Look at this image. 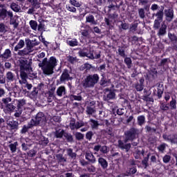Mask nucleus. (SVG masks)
Returning a JSON list of instances; mask_svg holds the SVG:
<instances>
[{
	"label": "nucleus",
	"instance_id": "obj_62",
	"mask_svg": "<svg viewBox=\"0 0 177 177\" xmlns=\"http://www.w3.org/2000/svg\"><path fill=\"white\" fill-rule=\"evenodd\" d=\"M68 10H69V12H77V9L73 6H68Z\"/></svg>",
	"mask_w": 177,
	"mask_h": 177
},
{
	"label": "nucleus",
	"instance_id": "obj_20",
	"mask_svg": "<svg viewBox=\"0 0 177 177\" xmlns=\"http://www.w3.org/2000/svg\"><path fill=\"white\" fill-rule=\"evenodd\" d=\"M12 56V51L9 49H6L4 53L1 55L3 59H9Z\"/></svg>",
	"mask_w": 177,
	"mask_h": 177
},
{
	"label": "nucleus",
	"instance_id": "obj_5",
	"mask_svg": "<svg viewBox=\"0 0 177 177\" xmlns=\"http://www.w3.org/2000/svg\"><path fill=\"white\" fill-rule=\"evenodd\" d=\"M79 55L81 57H88V59H93L95 56H93V50L91 48H83L79 51Z\"/></svg>",
	"mask_w": 177,
	"mask_h": 177
},
{
	"label": "nucleus",
	"instance_id": "obj_2",
	"mask_svg": "<svg viewBox=\"0 0 177 177\" xmlns=\"http://www.w3.org/2000/svg\"><path fill=\"white\" fill-rule=\"evenodd\" d=\"M99 75L93 74L87 76L84 81L83 86L84 88H93L99 82Z\"/></svg>",
	"mask_w": 177,
	"mask_h": 177
},
{
	"label": "nucleus",
	"instance_id": "obj_42",
	"mask_svg": "<svg viewBox=\"0 0 177 177\" xmlns=\"http://www.w3.org/2000/svg\"><path fill=\"white\" fill-rule=\"evenodd\" d=\"M70 3L73 6H75V8H80V6H81L80 2L77 1L76 0H70Z\"/></svg>",
	"mask_w": 177,
	"mask_h": 177
},
{
	"label": "nucleus",
	"instance_id": "obj_39",
	"mask_svg": "<svg viewBox=\"0 0 177 177\" xmlns=\"http://www.w3.org/2000/svg\"><path fill=\"white\" fill-rule=\"evenodd\" d=\"M124 63H126L128 68H131V65L132 64V59H131L130 57H126L124 59Z\"/></svg>",
	"mask_w": 177,
	"mask_h": 177
},
{
	"label": "nucleus",
	"instance_id": "obj_33",
	"mask_svg": "<svg viewBox=\"0 0 177 177\" xmlns=\"http://www.w3.org/2000/svg\"><path fill=\"white\" fill-rule=\"evenodd\" d=\"M115 97V93L113 91H110L105 98V100H111V99H114Z\"/></svg>",
	"mask_w": 177,
	"mask_h": 177
},
{
	"label": "nucleus",
	"instance_id": "obj_43",
	"mask_svg": "<svg viewBox=\"0 0 177 177\" xmlns=\"http://www.w3.org/2000/svg\"><path fill=\"white\" fill-rule=\"evenodd\" d=\"M163 162H165V164H168V162H169V161H171V156L169 155H165L163 158Z\"/></svg>",
	"mask_w": 177,
	"mask_h": 177
},
{
	"label": "nucleus",
	"instance_id": "obj_6",
	"mask_svg": "<svg viewBox=\"0 0 177 177\" xmlns=\"http://www.w3.org/2000/svg\"><path fill=\"white\" fill-rule=\"evenodd\" d=\"M126 138L124 139V143H127L129 140H133L136 137V130L131 129L125 133Z\"/></svg>",
	"mask_w": 177,
	"mask_h": 177
},
{
	"label": "nucleus",
	"instance_id": "obj_60",
	"mask_svg": "<svg viewBox=\"0 0 177 177\" xmlns=\"http://www.w3.org/2000/svg\"><path fill=\"white\" fill-rule=\"evenodd\" d=\"M5 82H6L5 77L3 75H0V84H5Z\"/></svg>",
	"mask_w": 177,
	"mask_h": 177
},
{
	"label": "nucleus",
	"instance_id": "obj_21",
	"mask_svg": "<svg viewBox=\"0 0 177 177\" xmlns=\"http://www.w3.org/2000/svg\"><path fill=\"white\" fill-rule=\"evenodd\" d=\"M6 78L7 81L9 82H12V81H15V74L9 71L6 73Z\"/></svg>",
	"mask_w": 177,
	"mask_h": 177
},
{
	"label": "nucleus",
	"instance_id": "obj_24",
	"mask_svg": "<svg viewBox=\"0 0 177 177\" xmlns=\"http://www.w3.org/2000/svg\"><path fill=\"white\" fill-rule=\"evenodd\" d=\"M29 24L32 30H34V31H37V28H38V23L36 21L30 20L29 21Z\"/></svg>",
	"mask_w": 177,
	"mask_h": 177
},
{
	"label": "nucleus",
	"instance_id": "obj_53",
	"mask_svg": "<svg viewBox=\"0 0 177 177\" xmlns=\"http://www.w3.org/2000/svg\"><path fill=\"white\" fill-rule=\"evenodd\" d=\"M35 154H37V151H35V150L34 149H31L28 153V156L29 157H34L35 156Z\"/></svg>",
	"mask_w": 177,
	"mask_h": 177
},
{
	"label": "nucleus",
	"instance_id": "obj_51",
	"mask_svg": "<svg viewBox=\"0 0 177 177\" xmlns=\"http://www.w3.org/2000/svg\"><path fill=\"white\" fill-rule=\"evenodd\" d=\"M92 136H93V133L92 131H88L86 134V138L88 140H91L92 139Z\"/></svg>",
	"mask_w": 177,
	"mask_h": 177
},
{
	"label": "nucleus",
	"instance_id": "obj_31",
	"mask_svg": "<svg viewBox=\"0 0 177 177\" xmlns=\"http://www.w3.org/2000/svg\"><path fill=\"white\" fill-rule=\"evenodd\" d=\"M95 112L96 111L95 110V108H92L91 106L86 107V113H87V114H88L89 115H92V114H95Z\"/></svg>",
	"mask_w": 177,
	"mask_h": 177
},
{
	"label": "nucleus",
	"instance_id": "obj_50",
	"mask_svg": "<svg viewBox=\"0 0 177 177\" xmlns=\"http://www.w3.org/2000/svg\"><path fill=\"white\" fill-rule=\"evenodd\" d=\"M100 151L102 153H104V154H106V153L109 152V148H107V147L106 146L101 147Z\"/></svg>",
	"mask_w": 177,
	"mask_h": 177
},
{
	"label": "nucleus",
	"instance_id": "obj_1",
	"mask_svg": "<svg viewBox=\"0 0 177 177\" xmlns=\"http://www.w3.org/2000/svg\"><path fill=\"white\" fill-rule=\"evenodd\" d=\"M38 66L41 68L44 74L52 75L55 67L57 66V59L55 57H50L49 60L48 58H44L42 62H39Z\"/></svg>",
	"mask_w": 177,
	"mask_h": 177
},
{
	"label": "nucleus",
	"instance_id": "obj_58",
	"mask_svg": "<svg viewBox=\"0 0 177 177\" xmlns=\"http://www.w3.org/2000/svg\"><path fill=\"white\" fill-rule=\"evenodd\" d=\"M158 149L159 151H164V150H165V144L160 145L159 147H158Z\"/></svg>",
	"mask_w": 177,
	"mask_h": 177
},
{
	"label": "nucleus",
	"instance_id": "obj_14",
	"mask_svg": "<svg viewBox=\"0 0 177 177\" xmlns=\"http://www.w3.org/2000/svg\"><path fill=\"white\" fill-rule=\"evenodd\" d=\"M32 127H34V122H28V125H24L22 127V129L21 130V133H26V132L28 131V129L32 128Z\"/></svg>",
	"mask_w": 177,
	"mask_h": 177
},
{
	"label": "nucleus",
	"instance_id": "obj_28",
	"mask_svg": "<svg viewBox=\"0 0 177 177\" xmlns=\"http://www.w3.org/2000/svg\"><path fill=\"white\" fill-rule=\"evenodd\" d=\"M55 135V138H63V135H64V130L62 129L56 130Z\"/></svg>",
	"mask_w": 177,
	"mask_h": 177
},
{
	"label": "nucleus",
	"instance_id": "obj_16",
	"mask_svg": "<svg viewBox=\"0 0 177 177\" xmlns=\"http://www.w3.org/2000/svg\"><path fill=\"white\" fill-rule=\"evenodd\" d=\"M8 10L3 8V7L0 6V19L2 20H5L6 19V16H8Z\"/></svg>",
	"mask_w": 177,
	"mask_h": 177
},
{
	"label": "nucleus",
	"instance_id": "obj_40",
	"mask_svg": "<svg viewBox=\"0 0 177 177\" xmlns=\"http://www.w3.org/2000/svg\"><path fill=\"white\" fill-rule=\"evenodd\" d=\"M8 125H10L11 128H15L16 127V122L13 120H7Z\"/></svg>",
	"mask_w": 177,
	"mask_h": 177
},
{
	"label": "nucleus",
	"instance_id": "obj_9",
	"mask_svg": "<svg viewBox=\"0 0 177 177\" xmlns=\"http://www.w3.org/2000/svg\"><path fill=\"white\" fill-rule=\"evenodd\" d=\"M17 102V109H20L21 110H26L27 103L25 100H18Z\"/></svg>",
	"mask_w": 177,
	"mask_h": 177
},
{
	"label": "nucleus",
	"instance_id": "obj_35",
	"mask_svg": "<svg viewBox=\"0 0 177 177\" xmlns=\"http://www.w3.org/2000/svg\"><path fill=\"white\" fill-rule=\"evenodd\" d=\"M71 129H76L77 128V123L75 122V119L73 118L70 121V125H69Z\"/></svg>",
	"mask_w": 177,
	"mask_h": 177
},
{
	"label": "nucleus",
	"instance_id": "obj_34",
	"mask_svg": "<svg viewBox=\"0 0 177 177\" xmlns=\"http://www.w3.org/2000/svg\"><path fill=\"white\" fill-rule=\"evenodd\" d=\"M9 147L12 153H15L16 150H17V142L10 144Z\"/></svg>",
	"mask_w": 177,
	"mask_h": 177
},
{
	"label": "nucleus",
	"instance_id": "obj_57",
	"mask_svg": "<svg viewBox=\"0 0 177 177\" xmlns=\"http://www.w3.org/2000/svg\"><path fill=\"white\" fill-rule=\"evenodd\" d=\"M2 102L5 103V104H8L10 102H12L11 97L3 98Z\"/></svg>",
	"mask_w": 177,
	"mask_h": 177
},
{
	"label": "nucleus",
	"instance_id": "obj_17",
	"mask_svg": "<svg viewBox=\"0 0 177 177\" xmlns=\"http://www.w3.org/2000/svg\"><path fill=\"white\" fill-rule=\"evenodd\" d=\"M66 44L69 45V46H78V40H77V39H68Z\"/></svg>",
	"mask_w": 177,
	"mask_h": 177
},
{
	"label": "nucleus",
	"instance_id": "obj_55",
	"mask_svg": "<svg viewBox=\"0 0 177 177\" xmlns=\"http://www.w3.org/2000/svg\"><path fill=\"white\" fill-rule=\"evenodd\" d=\"M165 32H166L165 26H163L160 28L158 34H159V35H164V34H165Z\"/></svg>",
	"mask_w": 177,
	"mask_h": 177
},
{
	"label": "nucleus",
	"instance_id": "obj_22",
	"mask_svg": "<svg viewBox=\"0 0 177 177\" xmlns=\"http://www.w3.org/2000/svg\"><path fill=\"white\" fill-rule=\"evenodd\" d=\"M69 99L72 100V102L74 100H76L77 102H81V100H82V97L80 94H78L77 95H71L69 96Z\"/></svg>",
	"mask_w": 177,
	"mask_h": 177
},
{
	"label": "nucleus",
	"instance_id": "obj_49",
	"mask_svg": "<svg viewBox=\"0 0 177 177\" xmlns=\"http://www.w3.org/2000/svg\"><path fill=\"white\" fill-rule=\"evenodd\" d=\"M118 50L119 55L122 56V57H125V51L124 50V48H119Z\"/></svg>",
	"mask_w": 177,
	"mask_h": 177
},
{
	"label": "nucleus",
	"instance_id": "obj_36",
	"mask_svg": "<svg viewBox=\"0 0 177 177\" xmlns=\"http://www.w3.org/2000/svg\"><path fill=\"white\" fill-rule=\"evenodd\" d=\"M21 114H23V109L17 108L14 116L16 117V118H19V117H21Z\"/></svg>",
	"mask_w": 177,
	"mask_h": 177
},
{
	"label": "nucleus",
	"instance_id": "obj_56",
	"mask_svg": "<svg viewBox=\"0 0 177 177\" xmlns=\"http://www.w3.org/2000/svg\"><path fill=\"white\" fill-rule=\"evenodd\" d=\"M143 84H137L136 86V91H138V92H140L142 91H143Z\"/></svg>",
	"mask_w": 177,
	"mask_h": 177
},
{
	"label": "nucleus",
	"instance_id": "obj_59",
	"mask_svg": "<svg viewBox=\"0 0 177 177\" xmlns=\"http://www.w3.org/2000/svg\"><path fill=\"white\" fill-rule=\"evenodd\" d=\"M65 137L68 142H73V136L71 134H65Z\"/></svg>",
	"mask_w": 177,
	"mask_h": 177
},
{
	"label": "nucleus",
	"instance_id": "obj_44",
	"mask_svg": "<svg viewBox=\"0 0 177 177\" xmlns=\"http://www.w3.org/2000/svg\"><path fill=\"white\" fill-rule=\"evenodd\" d=\"M56 157L60 162H66V159L64 158V157H63V155L57 154Z\"/></svg>",
	"mask_w": 177,
	"mask_h": 177
},
{
	"label": "nucleus",
	"instance_id": "obj_32",
	"mask_svg": "<svg viewBox=\"0 0 177 177\" xmlns=\"http://www.w3.org/2000/svg\"><path fill=\"white\" fill-rule=\"evenodd\" d=\"M66 153L69 157H71V158H75V157H77V153L73 152V149H68Z\"/></svg>",
	"mask_w": 177,
	"mask_h": 177
},
{
	"label": "nucleus",
	"instance_id": "obj_30",
	"mask_svg": "<svg viewBox=\"0 0 177 177\" xmlns=\"http://www.w3.org/2000/svg\"><path fill=\"white\" fill-rule=\"evenodd\" d=\"M145 120H146V118H145L144 115H140V116H138V125H140V127H142V125H143V124H145Z\"/></svg>",
	"mask_w": 177,
	"mask_h": 177
},
{
	"label": "nucleus",
	"instance_id": "obj_26",
	"mask_svg": "<svg viewBox=\"0 0 177 177\" xmlns=\"http://www.w3.org/2000/svg\"><path fill=\"white\" fill-rule=\"evenodd\" d=\"M15 109H16V106L13 105V104H8L6 106V110L7 111L6 113H12L15 111Z\"/></svg>",
	"mask_w": 177,
	"mask_h": 177
},
{
	"label": "nucleus",
	"instance_id": "obj_61",
	"mask_svg": "<svg viewBox=\"0 0 177 177\" xmlns=\"http://www.w3.org/2000/svg\"><path fill=\"white\" fill-rule=\"evenodd\" d=\"M153 27L155 28H158L160 27V21L158 20H155Z\"/></svg>",
	"mask_w": 177,
	"mask_h": 177
},
{
	"label": "nucleus",
	"instance_id": "obj_45",
	"mask_svg": "<svg viewBox=\"0 0 177 177\" xmlns=\"http://www.w3.org/2000/svg\"><path fill=\"white\" fill-rule=\"evenodd\" d=\"M47 95H48V102L50 103L53 100V97H55V96L53 95V93L48 92Z\"/></svg>",
	"mask_w": 177,
	"mask_h": 177
},
{
	"label": "nucleus",
	"instance_id": "obj_23",
	"mask_svg": "<svg viewBox=\"0 0 177 177\" xmlns=\"http://www.w3.org/2000/svg\"><path fill=\"white\" fill-rule=\"evenodd\" d=\"M98 162L99 164H100L101 167H102V168L104 169H106L108 167L107 161L104 160V158H100L98 159Z\"/></svg>",
	"mask_w": 177,
	"mask_h": 177
},
{
	"label": "nucleus",
	"instance_id": "obj_18",
	"mask_svg": "<svg viewBox=\"0 0 177 177\" xmlns=\"http://www.w3.org/2000/svg\"><path fill=\"white\" fill-rule=\"evenodd\" d=\"M86 159L88 160V161H90V162H92V163L95 162V161H96V159L95 158V156L91 152H86Z\"/></svg>",
	"mask_w": 177,
	"mask_h": 177
},
{
	"label": "nucleus",
	"instance_id": "obj_12",
	"mask_svg": "<svg viewBox=\"0 0 177 177\" xmlns=\"http://www.w3.org/2000/svg\"><path fill=\"white\" fill-rule=\"evenodd\" d=\"M61 81H71L73 80V77L70 76L68 74V71H65L61 75Z\"/></svg>",
	"mask_w": 177,
	"mask_h": 177
},
{
	"label": "nucleus",
	"instance_id": "obj_10",
	"mask_svg": "<svg viewBox=\"0 0 177 177\" xmlns=\"http://www.w3.org/2000/svg\"><path fill=\"white\" fill-rule=\"evenodd\" d=\"M165 15L167 17V20L168 21H171L174 19V10L171 8H169L165 10Z\"/></svg>",
	"mask_w": 177,
	"mask_h": 177
},
{
	"label": "nucleus",
	"instance_id": "obj_64",
	"mask_svg": "<svg viewBox=\"0 0 177 177\" xmlns=\"http://www.w3.org/2000/svg\"><path fill=\"white\" fill-rule=\"evenodd\" d=\"M35 133L37 134V136H35L36 139H39V136H41V131L39 130H37L35 131Z\"/></svg>",
	"mask_w": 177,
	"mask_h": 177
},
{
	"label": "nucleus",
	"instance_id": "obj_11",
	"mask_svg": "<svg viewBox=\"0 0 177 177\" xmlns=\"http://www.w3.org/2000/svg\"><path fill=\"white\" fill-rule=\"evenodd\" d=\"M118 146L120 149H122V150H126V151H129V149H131V144H125L121 140H118Z\"/></svg>",
	"mask_w": 177,
	"mask_h": 177
},
{
	"label": "nucleus",
	"instance_id": "obj_25",
	"mask_svg": "<svg viewBox=\"0 0 177 177\" xmlns=\"http://www.w3.org/2000/svg\"><path fill=\"white\" fill-rule=\"evenodd\" d=\"M10 8L12 9V10L17 12H20V9H21L20 6H19L16 3H12L10 5Z\"/></svg>",
	"mask_w": 177,
	"mask_h": 177
},
{
	"label": "nucleus",
	"instance_id": "obj_52",
	"mask_svg": "<svg viewBox=\"0 0 177 177\" xmlns=\"http://www.w3.org/2000/svg\"><path fill=\"white\" fill-rule=\"evenodd\" d=\"M75 138L78 140H81V139H84V136H83L82 133L77 132V133H75Z\"/></svg>",
	"mask_w": 177,
	"mask_h": 177
},
{
	"label": "nucleus",
	"instance_id": "obj_7",
	"mask_svg": "<svg viewBox=\"0 0 177 177\" xmlns=\"http://www.w3.org/2000/svg\"><path fill=\"white\" fill-rule=\"evenodd\" d=\"M8 16L10 17V24L12 25L14 28H17L19 23H17L16 18L13 17V12L12 11H8Z\"/></svg>",
	"mask_w": 177,
	"mask_h": 177
},
{
	"label": "nucleus",
	"instance_id": "obj_37",
	"mask_svg": "<svg viewBox=\"0 0 177 177\" xmlns=\"http://www.w3.org/2000/svg\"><path fill=\"white\" fill-rule=\"evenodd\" d=\"M20 75H21V78L22 80V83L26 84V82H27V80H26V78H27V73H26V72L21 71Z\"/></svg>",
	"mask_w": 177,
	"mask_h": 177
},
{
	"label": "nucleus",
	"instance_id": "obj_13",
	"mask_svg": "<svg viewBox=\"0 0 177 177\" xmlns=\"http://www.w3.org/2000/svg\"><path fill=\"white\" fill-rule=\"evenodd\" d=\"M56 93L57 96L62 97L64 95H66V87L64 86H61L57 88Z\"/></svg>",
	"mask_w": 177,
	"mask_h": 177
},
{
	"label": "nucleus",
	"instance_id": "obj_38",
	"mask_svg": "<svg viewBox=\"0 0 177 177\" xmlns=\"http://www.w3.org/2000/svg\"><path fill=\"white\" fill-rule=\"evenodd\" d=\"M156 16L157 17L158 21H162V17L164 16V13L162 12V11H159L156 14Z\"/></svg>",
	"mask_w": 177,
	"mask_h": 177
},
{
	"label": "nucleus",
	"instance_id": "obj_8",
	"mask_svg": "<svg viewBox=\"0 0 177 177\" xmlns=\"http://www.w3.org/2000/svg\"><path fill=\"white\" fill-rule=\"evenodd\" d=\"M163 138L167 142H171V143H177V134L176 135H163Z\"/></svg>",
	"mask_w": 177,
	"mask_h": 177
},
{
	"label": "nucleus",
	"instance_id": "obj_41",
	"mask_svg": "<svg viewBox=\"0 0 177 177\" xmlns=\"http://www.w3.org/2000/svg\"><path fill=\"white\" fill-rule=\"evenodd\" d=\"M170 107L171 110H176V100H172L170 102Z\"/></svg>",
	"mask_w": 177,
	"mask_h": 177
},
{
	"label": "nucleus",
	"instance_id": "obj_46",
	"mask_svg": "<svg viewBox=\"0 0 177 177\" xmlns=\"http://www.w3.org/2000/svg\"><path fill=\"white\" fill-rule=\"evenodd\" d=\"M100 85L102 86H107L109 85V82L104 79V77H102L100 81Z\"/></svg>",
	"mask_w": 177,
	"mask_h": 177
},
{
	"label": "nucleus",
	"instance_id": "obj_4",
	"mask_svg": "<svg viewBox=\"0 0 177 177\" xmlns=\"http://www.w3.org/2000/svg\"><path fill=\"white\" fill-rule=\"evenodd\" d=\"M33 122V126L35 127L39 124L42 125V124H45L46 122V118L45 115L42 112H39L37 114L36 118L35 119H32L30 122Z\"/></svg>",
	"mask_w": 177,
	"mask_h": 177
},
{
	"label": "nucleus",
	"instance_id": "obj_27",
	"mask_svg": "<svg viewBox=\"0 0 177 177\" xmlns=\"http://www.w3.org/2000/svg\"><path fill=\"white\" fill-rule=\"evenodd\" d=\"M39 145H41V146H46L49 143V141L48 140V138L41 136L40 138V140L39 141Z\"/></svg>",
	"mask_w": 177,
	"mask_h": 177
},
{
	"label": "nucleus",
	"instance_id": "obj_3",
	"mask_svg": "<svg viewBox=\"0 0 177 177\" xmlns=\"http://www.w3.org/2000/svg\"><path fill=\"white\" fill-rule=\"evenodd\" d=\"M39 42L37 41V39H35L34 41H30L28 39V42L26 44L27 47L26 48H24L21 51L19 52V55H28V53H31L32 52V48L34 46H37V45H39Z\"/></svg>",
	"mask_w": 177,
	"mask_h": 177
},
{
	"label": "nucleus",
	"instance_id": "obj_15",
	"mask_svg": "<svg viewBox=\"0 0 177 177\" xmlns=\"http://www.w3.org/2000/svg\"><path fill=\"white\" fill-rule=\"evenodd\" d=\"M86 23H90L93 26H96V24H97V22L95 20V17H93V15H89L86 17Z\"/></svg>",
	"mask_w": 177,
	"mask_h": 177
},
{
	"label": "nucleus",
	"instance_id": "obj_54",
	"mask_svg": "<svg viewBox=\"0 0 177 177\" xmlns=\"http://www.w3.org/2000/svg\"><path fill=\"white\" fill-rule=\"evenodd\" d=\"M84 122H76V129H80V128L84 127Z\"/></svg>",
	"mask_w": 177,
	"mask_h": 177
},
{
	"label": "nucleus",
	"instance_id": "obj_63",
	"mask_svg": "<svg viewBox=\"0 0 177 177\" xmlns=\"http://www.w3.org/2000/svg\"><path fill=\"white\" fill-rule=\"evenodd\" d=\"M38 31H42L44 30V24H39L37 26Z\"/></svg>",
	"mask_w": 177,
	"mask_h": 177
},
{
	"label": "nucleus",
	"instance_id": "obj_29",
	"mask_svg": "<svg viewBox=\"0 0 177 177\" xmlns=\"http://www.w3.org/2000/svg\"><path fill=\"white\" fill-rule=\"evenodd\" d=\"M90 122L91 128H93V129H97V127H99V123L97 122V121L91 119Z\"/></svg>",
	"mask_w": 177,
	"mask_h": 177
},
{
	"label": "nucleus",
	"instance_id": "obj_19",
	"mask_svg": "<svg viewBox=\"0 0 177 177\" xmlns=\"http://www.w3.org/2000/svg\"><path fill=\"white\" fill-rule=\"evenodd\" d=\"M24 45H25L24 40L20 39L19 43L15 47V52H17L19 49H21L24 48Z\"/></svg>",
	"mask_w": 177,
	"mask_h": 177
},
{
	"label": "nucleus",
	"instance_id": "obj_47",
	"mask_svg": "<svg viewBox=\"0 0 177 177\" xmlns=\"http://www.w3.org/2000/svg\"><path fill=\"white\" fill-rule=\"evenodd\" d=\"M138 15L141 19H145V10L143 8H140L138 10Z\"/></svg>",
	"mask_w": 177,
	"mask_h": 177
},
{
	"label": "nucleus",
	"instance_id": "obj_48",
	"mask_svg": "<svg viewBox=\"0 0 177 177\" xmlns=\"http://www.w3.org/2000/svg\"><path fill=\"white\" fill-rule=\"evenodd\" d=\"M0 32H6V26L3 23H0Z\"/></svg>",
	"mask_w": 177,
	"mask_h": 177
}]
</instances>
